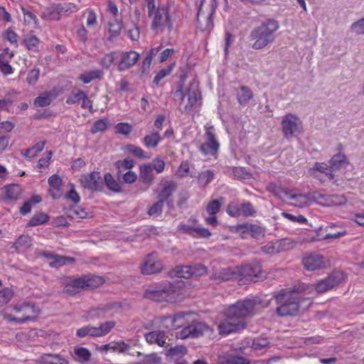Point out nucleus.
<instances>
[{
    "instance_id": "obj_25",
    "label": "nucleus",
    "mask_w": 364,
    "mask_h": 364,
    "mask_svg": "<svg viewBox=\"0 0 364 364\" xmlns=\"http://www.w3.org/2000/svg\"><path fill=\"white\" fill-rule=\"evenodd\" d=\"M50 186V193L53 198H59L62 196V178L56 174L51 176L48 180Z\"/></svg>"
},
{
    "instance_id": "obj_21",
    "label": "nucleus",
    "mask_w": 364,
    "mask_h": 364,
    "mask_svg": "<svg viewBox=\"0 0 364 364\" xmlns=\"http://www.w3.org/2000/svg\"><path fill=\"white\" fill-rule=\"evenodd\" d=\"M139 180L145 186L144 191H146L152 184L154 180L152 164H144L139 166Z\"/></svg>"
},
{
    "instance_id": "obj_13",
    "label": "nucleus",
    "mask_w": 364,
    "mask_h": 364,
    "mask_svg": "<svg viewBox=\"0 0 364 364\" xmlns=\"http://www.w3.org/2000/svg\"><path fill=\"white\" fill-rule=\"evenodd\" d=\"M80 182L83 188L92 191H102L104 188V182L99 171L82 175Z\"/></svg>"
},
{
    "instance_id": "obj_28",
    "label": "nucleus",
    "mask_w": 364,
    "mask_h": 364,
    "mask_svg": "<svg viewBox=\"0 0 364 364\" xmlns=\"http://www.w3.org/2000/svg\"><path fill=\"white\" fill-rule=\"evenodd\" d=\"M245 229L242 232V234L244 233H249L251 235V236L256 239H259L262 237H264V230L257 225L253 224H249V223H245L243 225H240L238 227V229Z\"/></svg>"
},
{
    "instance_id": "obj_33",
    "label": "nucleus",
    "mask_w": 364,
    "mask_h": 364,
    "mask_svg": "<svg viewBox=\"0 0 364 364\" xmlns=\"http://www.w3.org/2000/svg\"><path fill=\"white\" fill-rule=\"evenodd\" d=\"M14 309L17 312L23 311L25 309H29L30 313L31 314L30 316L33 317V320L41 313L40 308L36 306L33 303L24 302L23 304L14 306Z\"/></svg>"
},
{
    "instance_id": "obj_1",
    "label": "nucleus",
    "mask_w": 364,
    "mask_h": 364,
    "mask_svg": "<svg viewBox=\"0 0 364 364\" xmlns=\"http://www.w3.org/2000/svg\"><path fill=\"white\" fill-rule=\"evenodd\" d=\"M256 301L245 299L231 305L226 311L227 318L218 326L220 334L227 335L246 326L244 318L252 316Z\"/></svg>"
},
{
    "instance_id": "obj_55",
    "label": "nucleus",
    "mask_w": 364,
    "mask_h": 364,
    "mask_svg": "<svg viewBox=\"0 0 364 364\" xmlns=\"http://www.w3.org/2000/svg\"><path fill=\"white\" fill-rule=\"evenodd\" d=\"M107 128V120L106 119H101L97 120L92 127L91 128L90 132L92 134H96L99 132H104Z\"/></svg>"
},
{
    "instance_id": "obj_8",
    "label": "nucleus",
    "mask_w": 364,
    "mask_h": 364,
    "mask_svg": "<svg viewBox=\"0 0 364 364\" xmlns=\"http://www.w3.org/2000/svg\"><path fill=\"white\" fill-rule=\"evenodd\" d=\"M115 325V321H107L101 323L98 327L86 326L77 329L76 335L80 338L86 336L102 337L109 333Z\"/></svg>"
},
{
    "instance_id": "obj_29",
    "label": "nucleus",
    "mask_w": 364,
    "mask_h": 364,
    "mask_svg": "<svg viewBox=\"0 0 364 364\" xmlns=\"http://www.w3.org/2000/svg\"><path fill=\"white\" fill-rule=\"evenodd\" d=\"M145 338L148 343H156L160 346H165V333L162 331H154L146 333Z\"/></svg>"
},
{
    "instance_id": "obj_14",
    "label": "nucleus",
    "mask_w": 364,
    "mask_h": 364,
    "mask_svg": "<svg viewBox=\"0 0 364 364\" xmlns=\"http://www.w3.org/2000/svg\"><path fill=\"white\" fill-rule=\"evenodd\" d=\"M219 149V143L215 138V129L213 125L205 127V141L201 144L200 149L205 155L215 154Z\"/></svg>"
},
{
    "instance_id": "obj_45",
    "label": "nucleus",
    "mask_w": 364,
    "mask_h": 364,
    "mask_svg": "<svg viewBox=\"0 0 364 364\" xmlns=\"http://www.w3.org/2000/svg\"><path fill=\"white\" fill-rule=\"evenodd\" d=\"M278 253L280 252H285L293 249L295 246V242L287 238L277 240Z\"/></svg>"
},
{
    "instance_id": "obj_35",
    "label": "nucleus",
    "mask_w": 364,
    "mask_h": 364,
    "mask_svg": "<svg viewBox=\"0 0 364 364\" xmlns=\"http://www.w3.org/2000/svg\"><path fill=\"white\" fill-rule=\"evenodd\" d=\"M74 358L80 363H85L90 360L91 353L86 348L75 347L74 348Z\"/></svg>"
},
{
    "instance_id": "obj_50",
    "label": "nucleus",
    "mask_w": 364,
    "mask_h": 364,
    "mask_svg": "<svg viewBox=\"0 0 364 364\" xmlns=\"http://www.w3.org/2000/svg\"><path fill=\"white\" fill-rule=\"evenodd\" d=\"M115 166L119 170L117 172L118 178H119V173H121V168L131 169L134 166V161L132 159L126 158L124 160H119L115 162Z\"/></svg>"
},
{
    "instance_id": "obj_5",
    "label": "nucleus",
    "mask_w": 364,
    "mask_h": 364,
    "mask_svg": "<svg viewBox=\"0 0 364 364\" xmlns=\"http://www.w3.org/2000/svg\"><path fill=\"white\" fill-rule=\"evenodd\" d=\"M148 16L151 20V30L156 31L161 29L163 31L165 26L168 27L169 31L172 29L171 16L166 7L159 6L148 11Z\"/></svg>"
},
{
    "instance_id": "obj_44",
    "label": "nucleus",
    "mask_w": 364,
    "mask_h": 364,
    "mask_svg": "<svg viewBox=\"0 0 364 364\" xmlns=\"http://www.w3.org/2000/svg\"><path fill=\"white\" fill-rule=\"evenodd\" d=\"M161 137L158 132H153L146 135L144 138V144L148 147H156L161 141Z\"/></svg>"
},
{
    "instance_id": "obj_49",
    "label": "nucleus",
    "mask_w": 364,
    "mask_h": 364,
    "mask_svg": "<svg viewBox=\"0 0 364 364\" xmlns=\"http://www.w3.org/2000/svg\"><path fill=\"white\" fill-rule=\"evenodd\" d=\"M112 351L124 353L129 350L131 346L129 344L124 343L122 341L112 342Z\"/></svg>"
},
{
    "instance_id": "obj_12",
    "label": "nucleus",
    "mask_w": 364,
    "mask_h": 364,
    "mask_svg": "<svg viewBox=\"0 0 364 364\" xmlns=\"http://www.w3.org/2000/svg\"><path fill=\"white\" fill-rule=\"evenodd\" d=\"M188 223L189 224H180L178 227V230L194 237L208 238L211 235V232L208 229L196 226V224L198 223L196 218H191L189 219Z\"/></svg>"
},
{
    "instance_id": "obj_19",
    "label": "nucleus",
    "mask_w": 364,
    "mask_h": 364,
    "mask_svg": "<svg viewBox=\"0 0 364 364\" xmlns=\"http://www.w3.org/2000/svg\"><path fill=\"white\" fill-rule=\"evenodd\" d=\"M342 279L339 272H333L327 278L321 280L316 286V291L318 293L327 291L338 285Z\"/></svg>"
},
{
    "instance_id": "obj_20",
    "label": "nucleus",
    "mask_w": 364,
    "mask_h": 364,
    "mask_svg": "<svg viewBox=\"0 0 364 364\" xmlns=\"http://www.w3.org/2000/svg\"><path fill=\"white\" fill-rule=\"evenodd\" d=\"M186 96L188 97V104L185 106L184 111L190 112L196 106L198 100L201 99L198 82L193 81L190 83L186 92Z\"/></svg>"
},
{
    "instance_id": "obj_3",
    "label": "nucleus",
    "mask_w": 364,
    "mask_h": 364,
    "mask_svg": "<svg viewBox=\"0 0 364 364\" xmlns=\"http://www.w3.org/2000/svg\"><path fill=\"white\" fill-rule=\"evenodd\" d=\"M278 28V22L272 19H268L254 28L250 36L251 40L254 41L252 48L260 50L272 43L275 39V32Z\"/></svg>"
},
{
    "instance_id": "obj_43",
    "label": "nucleus",
    "mask_w": 364,
    "mask_h": 364,
    "mask_svg": "<svg viewBox=\"0 0 364 364\" xmlns=\"http://www.w3.org/2000/svg\"><path fill=\"white\" fill-rule=\"evenodd\" d=\"M75 261L73 257L55 255L53 260L50 262L51 267L58 268L67 262H73Z\"/></svg>"
},
{
    "instance_id": "obj_9",
    "label": "nucleus",
    "mask_w": 364,
    "mask_h": 364,
    "mask_svg": "<svg viewBox=\"0 0 364 364\" xmlns=\"http://www.w3.org/2000/svg\"><path fill=\"white\" fill-rule=\"evenodd\" d=\"M193 313L188 312H178L175 314L173 316H166L161 318L162 326L166 328L177 329L185 325H189L192 322L191 317Z\"/></svg>"
},
{
    "instance_id": "obj_7",
    "label": "nucleus",
    "mask_w": 364,
    "mask_h": 364,
    "mask_svg": "<svg viewBox=\"0 0 364 364\" xmlns=\"http://www.w3.org/2000/svg\"><path fill=\"white\" fill-rule=\"evenodd\" d=\"M173 292V290L172 289L171 284H168V287L166 285L154 284L149 285L145 289L143 297L160 302L167 300Z\"/></svg>"
},
{
    "instance_id": "obj_60",
    "label": "nucleus",
    "mask_w": 364,
    "mask_h": 364,
    "mask_svg": "<svg viewBox=\"0 0 364 364\" xmlns=\"http://www.w3.org/2000/svg\"><path fill=\"white\" fill-rule=\"evenodd\" d=\"M221 204L218 200L210 201L207 207L206 210L210 215H215L220 211Z\"/></svg>"
},
{
    "instance_id": "obj_41",
    "label": "nucleus",
    "mask_w": 364,
    "mask_h": 364,
    "mask_svg": "<svg viewBox=\"0 0 364 364\" xmlns=\"http://www.w3.org/2000/svg\"><path fill=\"white\" fill-rule=\"evenodd\" d=\"M125 150L139 159H143L149 158V156L141 147L136 146L133 144L127 145L125 147Z\"/></svg>"
},
{
    "instance_id": "obj_37",
    "label": "nucleus",
    "mask_w": 364,
    "mask_h": 364,
    "mask_svg": "<svg viewBox=\"0 0 364 364\" xmlns=\"http://www.w3.org/2000/svg\"><path fill=\"white\" fill-rule=\"evenodd\" d=\"M253 97V94L250 87L241 86L240 92L237 94V98L240 105L247 103Z\"/></svg>"
},
{
    "instance_id": "obj_36",
    "label": "nucleus",
    "mask_w": 364,
    "mask_h": 364,
    "mask_svg": "<svg viewBox=\"0 0 364 364\" xmlns=\"http://www.w3.org/2000/svg\"><path fill=\"white\" fill-rule=\"evenodd\" d=\"M331 168L333 170L339 169L343 165L348 164L349 161L344 154H336L333 156L330 161Z\"/></svg>"
},
{
    "instance_id": "obj_64",
    "label": "nucleus",
    "mask_w": 364,
    "mask_h": 364,
    "mask_svg": "<svg viewBox=\"0 0 364 364\" xmlns=\"http://www.w3.org/2000/svg\"><path fill=\"white\" fill-rule=\"evenodd\" d=\"M144 364H160L161 363V358L157 356L156 354L151 353L149 355H146L144 360Z\"/></svg>"
},
{
    "instance_id": "obj_62",
    "label": "nucleus",
    "mask_w": 364,
    "mask_h": 364,
    "mask_svg": "<svg viewBox=\"0 0 364 364\" xmlns=\"http://www.w3.org/2000/svg\"><path fill=\"white\" fill-rule=\"evenodd\" d=\"M351 30L358 35H364V18L353 23L351 26Z\"/></svg>"
},
{
    "instance_id": "obj_63",
    "label": "nucleus",
    "mask_w": 364,
    "mask_h": 364,
    "mask_svg": "<svg viewBox=\"0 0 364 364\" xmlns=\"http://www.w3.org/2000/svg\"><path fill=\"white\" fill-rule=\"evenodd\" d=\"M122 28V20L116 18V23H109V32L117 36Z\"/></svg>"
},
{
    "instance_id": "obj_42",
    "label": "nucleus",
    "mask_w": 364,
    "mask_h": 364,
    "mask_svg": "<svg viewBox=\"0 0 364 364\" xmlns=\"http://www.w3.org/2000/svg\"><path fill=\"white\" fill-rule=\"evenodd\" d=\"M85 97V92L81 90H73L68 96L66 103L72 105L82 100Z\"/></svg>"
},
{
    "instance_id": "obj_53",
    "label": "nucleus",
    "mask_w": 364,
    "mask_h": 364,
    "mask_svg": "<svg viewBox=\"0 0 364 364\" xmlns=\"http://www.w3.org/2000/svg\"><path fill=\"white\" fill-rule=\"evenodd\" d=\"M175 66V63H173L168 68L161 69L154 77L153 82L158 85L159 82L166 76L169 75L172 70L173 67Z\"/></svg>"
},
{
    "instance_id": "obj_56",
    "label": "nucleus",
    "mask_w": 364,
    "mask_h": 364,
    "mask_svg": "<svg viewBox=\"0 0 364 364\" xmlns=\"http://www.w3.org/2000/svg\"><path fill=\"white\" fill-rule=\"evenodd\" d=\"M13 296V291L9 288H4L0 291V306L7 304Z\"/></svg>"
},
{
    "instance_id": "obj_46",
    "label": "nucleus",
    "mask_w": 364,
    "mask_h": 364,
    "mask_svg": "<svg viewBox=\"0 0 364 364\" xmlns=\"http://www.w3.org/2000/svg\"><path fill=\"white\" fill-rule=\"evenodd\" d=\"M239 277L238 268L237 270H233L232 268L228 267L220 270V280L228 281L236 279Z\"/></svg>"
},
{
    "instance_id": "obj_51",
    "label": "nucleus",
    "mask_w": 364,
    "mask_h": 364,
    "mask_svg": "<svg viewBox=\"0 0 364 364\" xmlns=\"http://www.w3.org/2000/svg\"><path fill=\"white\" fill-rule=\"evenodd\" d=\"M51 94L45 93L43 95H40L36 98L34 105L38 107H46L51 103Z\"/></svg>"
},
{
    "instance_id": "obj_38",
    "label": "nucleus",
    "mask_w": 364,
    "mask_h": 364,
    "mask_svg": "<svg viewBox=\"0 0 364 364\" xmlns=\"http://www.w3.org/2000/svg\"><path fill=\"white\" fill-rule=\"evenodd\" d=\"M104 183L109 190L114 192L119 193L122 191L120 184L113 178L112 174L109 173L105 174Z\"/></svg>"
},
{
    "instance_id": "obj_52",
    "label": "nucleus",
    "mask_w": 364,
    "mask_h": 364,
    "mask_svg": "<svg viewBox=\"0 0 364 364\" xmlns=\"http://www.w3.org/2000/svg\"><path fill=\"white\" fill-rule=\"evenodd\" d=\"M164 201L161 199H158V201L154 203L148 210L149 215H159L162 213Z\"/></svg>"
},
{
    "instance_id": "obj_40",
    "label": "nucleus",
    "mask_w": 364,
    "mask_h": 364,
    "mask_svg": "<svg viewBox=\"0 0 364 364\" xmlns=\"http://www.w3.org/2000/svg\"><path fill=\"white\" fill-rule=\"evenodd\" d=\"M49 219V217L47 214L39 213L35 214L31 220L27 223V225L29 227L37 226L41 224L46 223Z\"/></svg>"
},
{
    "instance_id": "obj_39",
    "label": "nucleus",
    "mask_w": 364,
    "mask_h": 364,
    "mask_svg": "<svg viewBox=\"0 0 364 364\" xmlns=\"http://www.w3.org/2000/svg\"><path fill=\"white\" fill-rule=\"evenodd\" d=\"M23 43L28 50L38 51V46L40 41L36 36L27 35L23 39Z\"/></svg>"
},
{
    "instance_id": "obj_15",
    "label": "nucleus",
    "mask_w": 364,
    "mask_h": 364,
    "mask_svg": "<svg viewBox=\"0 0 364 364\" xmlns=\"http://www.w3.org/2000/svg\"><path fill=\"white\" fill-rule=\"evenodd\" d=\"M208 330V326L205 323L192 320V322H191L189 325L186 326L179 332V335L180 338L182 339L190 337L198 338L203 336L204 332Z\"/></svg>"
},
{
    "instance_id": "obj_4",
    "label": "nucleus",
    "mask_w": 364,
    "mask_h": 364,
    "mask_svg": "<svg viewBox=\"0 0 364 364\" xmlns=\"http://www.w3.org/2000/svg\"><path fill=\"white\" fill-rule=\"evenodd\" d=\"M103 282L104 280L100 277L83 276L68 282L65 286L63 292L73 296L79 293L80 289H93L102 285Z\"/></svg>"
},
{
    "instance_id": "obj_22",
    "label": "nucleus",
    "mask_w": 364,
    "mask_h": 364,
    "mask_svg": "<svg viewBox=\"0 0 364 364\" xmlns=\"http://www.w3.org/2000/svg\"><path fill=\"white\" fill-rule=\"evenodd\" d=\"M139 54L135 51L122 53L121 60L118 64V70L124 71L132 67L137 62Z\"/></svg>"
},
{
    "instance_id": "obj_47",
    "label": "nucleus",
    "mask_w": 364,
    "mask_h": 364,
    "mask_svg": "<svg viewBox=\"0 0 364 364\" xmlns=\"http://www.w3.org/2000/svg\"><path fill=\"white\" fill-rule=\"evenodd\" d=\"M31 246V237L28 235H21L14 243V247L16 249L18 248H28Z\"/></svg>"
},
{
    "instance_id": "obj_30",
    "label": "nucleus",
    "mask_w": 364,
    "mask_h": 364,
    "mask_svg": "<svg viewBox=\"0 0 364 364\" xmlns=\"http://www.w3.org/2000/svg\"><path fill=\"white\" fill-rule=\"evenodd\" d=\"M347 202L346 198L343 195H327L324 203L318 202L323 206L342 205Z\"/></svg>"
},
{
    "instance_id": "obj_48",
    "label": "nucleus",
    "mask_w": 364,
    "mask_h": 364,
    "mask_svg": "<svg viewBox=\"0 0 364 364\" xmlns=\"http://www.w3.org/2000/svg\"><path fill=\"white\" fill-rule=\"evenodd\" d=\"M213 177L214 173L210 170H206L199 174L198 181L200 185L205 186L213 180Z\"/></svg>"
},
{
    "instance_id": "obj_17",
    "label": "nucleus",
    "mask_w": 364,
    "mask_h": 364,
    "mask_svg": "<svg viewBox=\"0 0 364 364\" xmlns=\"http://www.w3.org/2000/svg\"><path fill=\"white\" fill-rule=\"evenodd\" d=\"M239 277H249L253 280V278L262 279L265 277L262 274L261 264L258 262H254L250 264L242 265L238 268Z\"/></svg>"
},
{
    "instance_id": "obj_58",
    "label": "nucleus",
    "mask_w": 364,
    "mask_h": 364,
    "mask_svg": "<svg viewBox=\"0 0 364 364\" xmlns=\"http://www.w3.org/2000/svg\"><path fill=\"white\" fill-rule=\"evenodd\" d=\"M116 132L118 134L128 135L132 131V127L128 123L120 122L115 127Z\"/></svg>"
},
{
    "instance_id": "obj_10",
    "label": "nucleus",
    "mask_w": 364,
    "mask_h": 364,
    "mask_svg": "<svg viewBox=\"0 0 364 364\" xmlns=\"http://www.w3.org/2000/svg\"><path fill=\"white\" fill-rule=\"evenodd\" d=\"M282 132L286 138L299 134L302 130V122L292 114H286L281 122Z\"/></svg>"
},
{
    "instance_id": "obj_18",
    "label": "nucleus",
    "mask_w": 364,
    "mask_h": 364,
    "mask_svg": "<svg viewBox=\"0 0 364 364\" xmlns=\"http://www.w3.org/2000/svg\"><path fill=\"white\" fill-rule=\"evenodd\" d=\"M204 0H201L200 4L198 8V14H197V21L198 24L199 28L204 31L209 30L213 27V16L215 11L217 4L215 0H212L211 4L210 5V11L207 16L204 18V21H201L200 17L203 15V4Z\"/></svg>"
},
{
    "instance_id": "obj_6",
    "label": "nucleus",
    "mask_w": 364,
    "mask_h": 364,
    "mask_svg": "<svg viewBox=\"0 0 364 364\" xmlns=\"http://www.w3.org/2000/svg\"><path fill=\"white\" fill-rule=\"evenodd\" d=\"M208 272V268L202 263L191 265H179L168 272L170 277L191 279L201 277Z\"/></svg>"
},
{
    "instance_id": "obj_16",
    "label": "nucleus",
    "mask_w": 364,
    "mask_h": 364,
    "mask_svg": "<svg viewBox=\"0 0 364 364\" xmlns=\"http://www.w3.org/2000/svg\"><path fill=\"white\" fill-rule=\"evenodd\" d=\"M302 264L307 270L315 271L326 268V260L321 255L306 253L303 256Z\"/></svg>"
},
{
    "instance_id": "obj_23",
    "label": "nucleus",
    "mask_w": 364,
    "mask_h": 364,
    "mask_svg": "<svg viewBox=\"0 0 364 364\" xmlns=\"http://www.w3.org/2000/svg\"><path fill=\"white\" fill-rule=\"evenodd\" d=\"M1 198L3 200H16L21 194V188L18 184H9L1 189Z\"/></svg>"
},
{
    "instance_id": "obj_57",
    "label": "nucleus",
    "mask_w": 364,
    "mask_h": 364,
    "mask_svg": "<svg viewBox=\"0 0 364 364\" xmlns=\"http://www.w3.org/2000/svg\"><path fill=\"white\" fill-rule=\"evenodd\" d=\"M40 75V70L33 68L31 70H30L28 73L27 77H26V82L28 85H35Z\"/></svg>"
},
{
    "instance_id": "obj_61",
    "label": "nucleus",
    "mask_w": 364,
    "mask_h": 364,
    "mask_svg": "<svg viewBox=\"0 0 364 364\" xmlns=\"http://www.w3.org/2000/svg\"><path fill=\"white\" fill-rule=\"evenodd\" d=\"M116 53L112 52L110 53L106 54L103 58H102L100 63L105 67L106 68H108L111 66V65L114 62L115 57L114 55Z\"/></svg>"
},
{
    "instance_id": "obj_2",
    "label": "nucleus",
    "mask_w": 364,
    "mask_h": 364,
    "mask_svg": "<svg viewBox=\"0 0 364 364\" xmlns=\"http://www.w3.org/2000/svg\"><path fill=\"white\" fill-rule=\"evenodd\" d=\"M274 297L278 305L276 312L282 317L296 316L300 309H307L312 303L309 298L299 296L294 289H282Z\"/></svg>"
},
{
    "instance_id": "obj_34",
    "label": "nucleus",
    "mask_w": 364,
    "mask_h": 364,
    "mask_svg": "<svg viewBox=\"0 0 364 364\" xmlns=\"http://www.w3.org/2000/svg\"><path fill=\"white\" fill-rule=\"evenodd\" d=\"M103 75V72L100 70H94L88 72H85L79 75V80L83 83L87 84L92 80L95 79H101Z\"/></svg>"
},
{
    "instance_id": "obj_26",
    "label": "nucleus",
    "mask_w": 364,
    "mask_h": 364,
    "mask_svg": "<svg viewBox=\"0 0 364 364\" xmlns=\"http://www.w3.org/2000/svg\"><path fill=\"white\" fill-rule=\"evenodd\" d=\"M161 190L158 194L157 198L165 202L176 191L178 184L173 181H166L161 183Z\"/></svg>"
},
{
    "instance_id": "obj_24",
    "label": "nucleus",
    "mask_w": 364,
    "mask_h": 364,
    "mask_svg": "<svg viewBox=\"0 0 364 364\" xmlns=\"http://www.w3.org/2000/svg\"><path fill=\"white\" fill-rule=\"evenodd\" d=\"M112 309V306L111 304L91 309L86 313L85 318L91 321L105 318L107 317V314Z\"/></svg>"
},
{
    "instance_id": "obj_31",
    "label": "nucleus",
    "mask_w": 364,
    "mask_h": 364,
    "mask_svg": "<svg viewBox=\"0 0 364 364\" xmlns=\"http://www.w3.org/2000/svg\"><path fill=\"white\" fill-rule=\"evenodd\" d=\"M41 361L43 364H69V361L59 354H44Z\"/></svg>"
},
{
    "instance_id": "obj_59",
    "label": "nucleus",
    "mask_w": 364,
    "mask_h": 364,
    "mask_svg": "<svg viewBox=\"0 0 364 364\" xmlns=\"http://www.w3.org/2000/svg\"><path fill=\"white\" fill-rule=\"evenodd\" d=\"M261 250L265 254L274 255L278 253L277 241L268 242L261 247Z\"/></svg>"
},
{
    "instance_id": "obj_54",
    "label": "nucleus",
    "mask_w": 364,
    "mask_h": 364,
    "mask_svg": "<svg viewBox=\"0 0 364 364\" xmlns=\"http://www.w3.org/2000/svg\"><path fill=\"white\" fill-rule=\"evenodd\" d=\"M240 210L241 211V215L246 217L252 216L256 213L254 206L250 202L242 203L240 206Z\"/></svg>"
},
{
    "instance_id": "obj_11",
    "label": "nucleus",
    "mask_w": 364,
    "mask_h": 364,
    "mask_svg": "<svg viewBox=\"0 0 364 364\" xmlns=\"http://www.w3.org/2000/svg\"><path fill=\"white\" fill-rule=\"evenodd\" d=\"M163 268L164 266L156 252L146 255L140 266L141 273L144 275L157 274Z\"/></svg>"
},
{
    "instance_id": "obj_32",
    "label": "nucleus",
    "mask_w": 364,
    "mask_h": 364,
    "mask_svg": "<svg viewBox=\"0 0 364 364\" xmlns=\"http://www.w3.org/2000/svg\"><path fill=\"white\" fill-rule=\"evenodd\" d=\"M41 17L46 20L53 21L59 20L60 13L58 5H51L45 9L43 11Z\"/></svg>"
},
{
    "instance_id": "obj_27",
    "label": "nucleus",
    "mask_w": 364,
    "mask_h": 364,
    "mask_svg": "<svg viewBox=\"0 0 364 364\" xmlns=\"http://www.w3.org/2000/svg\"><path fill=\"white\" fill-rule=\"evenodd\" d=\"M267 189L269 191L273 193L275 196H279L282 193H284L288 196L291 199H297L298 198H309V196L310 193L307 195H304L302 193H294L291 194V191L284 188H282L281 186H277L275 183H269L267 186Z\"/></svg>"
}]
</instances>
